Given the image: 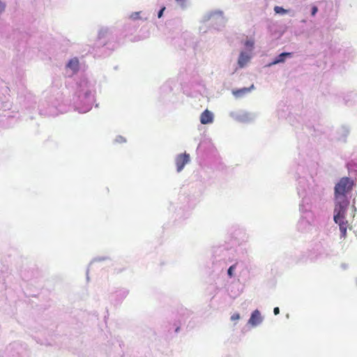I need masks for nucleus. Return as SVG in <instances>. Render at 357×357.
Here are the masks:
<instances>
[{
    "mask_svg": "<svg viewBox=\"0 0 357 357\" xmlns=\"http://www.w3.org/2000/svg\"><path fill=\"white\" fill-rule=\"evenodd\" d=\"M96 82L93 80H89L88 78L83 77L78 84L77 94L81 107L77 108L79 113H86L89 112L94 102Z\"/></svg>",
    "mask_w": 357,
    "mask_h": 357,
    "instance_id": "f257e3e1",
    "label": "nucleus"
},
{
    "mask_svg": "<svg viewBox=\"0 0 357 357\" xmlns=\"http://www.w3.org/2000/svg\"><path fill=\"white\" fill-rule=\"evenodd\" d=\"M353 186L354 181L350 178H342L335 185V198L341 197L342 199H348L347 193L351 191Z\"/></svg>",
    "mask_w": 357,
    "mask_h": 357,
    "instance_id": "f03ea898",
    "label": "nucleus"
},
{
    "mask_svg": "<svg viewBox=\"0 0 357 357\" xmlns=\"http://www.w3.org/2000/svg\"><path fill=\"white\" fill-rule=\"evenodd\" d=\"M203 22H208L209 25L212 26L214 29L220 30L225 26L226 20L223 16L222 11L215 10L204 15Z\"/></svg>",
    "mask_w": 357,
    "mask_h": 357,
    "instance_id": "7ed1b4c3",
    "label": "nucleus"
},
{
    "mask_svg": "<svg viewBox=\"0 0 357 357\" xmlns=\"http://www.w3.org/2000/svg\"><path fill=\"white\" fill-rule=\"evenodd\" d=\"M349 203V199L335 198L333 220L335 223H338L340 220H345V215Z\"/></svg>",
    "mask_w": 357,
    "mask_h": 357,
    "instance_id": "20e7f679",
    "label": "nucleus"
},
{
    "mask_svg": "<svg viewBox=\"0 0 357 357\" xmlns=\"http://www.w3.org/2000/svg\"><path fill=\"white\" fill-rule=\"evenodd\" d=\"M229 116L234 120L238 122L248 123L253 122L257 119L258 115L255 112L237 111L231 112L229 113Z\"/></svg>",
    "mask_w": 357,
    "mask_h": 357,
    "instance_id": "39448f33",
    "label": "nucleus"
},
{
    "mask_svg": "<svg viewBox=\"0 0 357 357\" xmlns=\"http://www.w3.org/2000/svg\"><path fill=\"white\" fill-rule=\"evenodd\" d=\"M190 158L188 153H184L177 155L175 158L177 172H181L183 169L185 165L190 162Z\"/></svg>",
    "mask_w": 357,
    "mask_h": 357,
    "instance_id": "423d86ee",
    "label": "nucleus"
},
{
    "mask_svg": "<svg viewBox=\"0 0 357 357\" xmlns=\"http://www.w3.org/2000/svg\"><path fill=\"white\" fill-rule=\"evenodd\" d=\"M293 56V52H284L280 53L279 55L275 56L271 62L268 63L266 66V67H271L274 65H277L279 63H283L285 62L286 59L287 58H290Z\"/></svg>",
    "mask_w": 357,
    "mask_h": 357,
    "instance_id": "0eeeda50",
    "label": "nucleus"
},
{
    "mask_svg": "<svg viewBox=\"0 0 357 357\" xmlns=\"http://www.w3.org/2000/svg\"><path fill=\"white\" fill-rule=\"evenodd\" d=\"M263 321V317L261 315V312L258 310H254L250 315L248 320V324L253 327L259 326Z\"/></svg>",
    "mask_w": 357,
    "mask_h": 357,
    "instance_id": "6e6552de",
    "label": "nucleus"
},
{
    "mask_svg": "<svg viewBox=\"0 0 357 357\" xmlns=\"http://www.w3.org/2000/svg\"><path fill=\"white\" fill-rule=\"evenodd\" d=\"M213 121V114L211 112L206 109L203 112L200 116V122L202 124H208L212 123Z\"/></svg>",
    "mask_w": 357,
    "mask_h": 357,
    "instance_id": "1a4fd4ad",
    "label": "nucleus"
},
{
    "mask_svg": "<svg viewBox=\"0 0 357 357\" xmlns=\"http://www.w3.org/2000/svg\"><path fill=\"white\" fill-rule=\"evenodd\" d=\"M254 89L255 86L254 84H252L250 87H243L240 89L233 91L232 93L236 98H242L245 94L250 93Z\"/></svg>",
    "mask_w": 357,
    "mask_h": 357,
    "instance_id": "9d476101",
    "label": "nucleus"
},
{
    "mask_svg": "<svg viewBox=\"0 0 357 357\" xmlns=\"http://www.w3.org/2000/svg\"><path fill=\"white\" fill-rule=\"evenodd\" d=\"M250 56L248 54H246L243 52H241L239 55L238 59V64L239 67L240 68L245 67V65L250 61Z\"/></svg>",
    "mask_w": 357,
    "mask_h": 357,
    "instance_id": "9b49d317",
    "label": "nucleus"
},
{
    "mask_svg": "<svg viewBox=\"0 0 357 357\" xmlns=\"http://www.w3.org/2000/svg\"><path fill=\"white\" fill-rule=\"evenodd\" d=\"M66 67L71 69L73 72L79 70V61L77 58L71 59L66 64Z\"/></svg>",
    "mask_w": 357,
    "mask_h": 357,
    "instance_id": "f8f14e48",
    "label": "nucleus"
},
{
    "mask_svg": "<svg viewBox=\"0 0 357 357\" xmlns=\"http://www.w3.org/2000/svg\"><path fill=\"white\" fill-rule=\"evenodd\" d=\"M347 221L345 220H340L338 223H336L339 225L340 231V237L345 238L347 235Z\"/></svg>",
    "mask_w": 357,
    "mask_h": 357,
    "instance_id": "ddd939ff",
    "label": "nucleus"
},
{
    "mask_svg": "<svg viewBox=\"0 0 357 357\" xmlns=\"http://www.w3.org/2000/svg\"><path fill=\"white\" fill-rule=\"evenodd\" d=\"M338 132L341 135L343 141L345 142V139L350 132V129L347 126H342L339 128Z\"/></svg>",
    "mask_w": 357,
    "mask_h": 357,
    "instance_id": "4468645a",
    "label": "nucleus"
},
{
    "mask_svg": "<svg viewBox=\"0 0 357 357\" xmlns=\"http://www.w3.org/2000/svg\"><path fill=\"white\" fill-rule=\"evenodd\" d=\"M129 294V291L126 289H121L116 291V296L119 298V301H122Z\"/></svg>",
    "mask_w": 357,
    "mask_h": 357,
    "instance_id": "2eb2a0df",
    "label": "nucleus"
},
{
    "mask_svg": "<svg viewBox=\"0 0 357 357\" xmlns=\"http://www.w3.org/2000/svg\"><path fill=\"white\" fill-rule=\"evenodd\" d=\"M356 97V94L351 93L350 94H348L347 96L344 97V104L347 106H351L353 105V102L351 99H354Z\"/></svg>",
    "mask_w": 357,
    "mask_h": 357,
    "instance_id": "dca6fc26",
    "label": "nucleus"
},
{
    "mask_svg": "<svg viewBox=\"0 0 357 357\" xmlns=\"http://www.w3.org/2000/svg\"><path fill=\"white\" fill-rule=\"evenodd\" d=\"M274 11L277 14L284 15L288 13V10L281 6H276L274 7Z\"/></svg>",
    "mask_w": 357,
    "mask_h": 357,
    "instance_id": "f3484780",
    "label": "nucleus"
},
{
    "mask_svg": "<svg viewBox=\"0 0 357 357\" xmlns=\"http://www.w3.org/2000/svg\"><path fill=\"white\" fill-rule=\"evenodd\" d=\"M254 44H255L254 40H251V39L246 40L244 43L245 47L249 49L250 50H251L253 48Z\"/></svg>",
    "mask_w": 357,
    "mask_h": 357,
    "instance_id": "a211bd4d",
    "label": "nucleus"
},
{
    "mask_svg": "<svg viewBox=\"0 0 357 357\" xmlns=\"http://www.w3.org/2000/svg\"><path fill=\"white\" fill-rule=\"evenodd\" d=\"M236 267V264L231 265L227 270L228 276L231 278L234 276V271H235Z\"/></svg>",
    "mask_w": 357,
    "mask_h": 357,
    "instance_id": "6ab92c4d",
    "label": "nucleus"
},
{
    "mask_svg": "<svg viewBox=\"0 0 357 357\" xmlns=\"http://www.w3.org/2000/svg\"><path fill=\"white\" fill-rule=\"evenodd\" d=\"M240 318H241V316H240L239 313H234V314H232L231 316L230 319H231V321H236V320L240 319Z\"/></svg>",
    "mask_w": 357,
    "mask_h": 357,
    "instance_id": "aec40b11",
    "label": "nucleus"
},
{
    "mask_svg": "<svg viewBox=\"0 0 357 357\" xmlns=\"http://www.w3.org/2000/svg\"><path fill=\"white\" fill-rule=\"evenodd\" d=\"M114 141L116 143H123V142H126V139L123 137H122V136H117L115 138Z\"/></svg>",
    "mask_w": 357,
    "mask_h": 357,
    "instance_id": "412c9836",
    "label": "nucleus"
},
{
    "mask_svg": "<svg viewBox=\"0 0 357 357\" xmlns=\"http://www.w3.org/2000/svg\"><path fill=\"white\" fill-rule=\"evenodd\" d=\"M108 257H96V258H94L90 263V264H91L92 263L95 262V261H105L106 259H107Z\"/></svg>",
    "mask_w": 357,
    "mask_h": 357,
    "instance_id": "4be33fe9",
    "label": "nucleus"
},
{
    "mask_svg": "<svg viewBox=\"0 0 357 357\" xmlns=\"http://www.w3.org/2000/svg\"><path fill=\"white\" fill-rule=\"evenodd\" d=\"M305 200L303 199L302 202L299 204V210L301 211V212H304V211H306L307 210V208H306L305 207Z\"/></svg>",
    "mask_w": 357,
    "mask_h": 357,
    "instance_id": "5701e85b",
    "label": "nucleus"
},
{
    "mask_svg": "<svg viewBox=\"0 0 357 357\" xmlns=\"http://www.w3.org/2000/svg\"><path fill=\"white\" fill-rule=\"evenodd\" d=\"M165 6H162L158 12V17L160 18L163 15L164 11L165 10Z\"/></svg>",
    "mask_w": 357,
    "mask_h": 357,
    "instance_id": "b1692460",
    "label": "nucleus"
},
{
    "mask_svg": "<svg viewBox=\"0 0 357 357\" xmlns=\"http://www.w3.org/2000/svg\"><path fill=\"white\" fill-rule=\"evenodd\" d=\"M130 18L132 20H137L139 18V12L132 13L130 15Z\"/></svg>",
    "mask_w": 357,
    "mask_h": 357,
    "instance_id": "393cba45",
    "label": "nucleus"
},
{
    "mask_svg": "<svg viewBox=\"0 0 357 357\" xmlns=\"http://www.w3.org/2000/svg\"><path fill=\"white\" fill-rule=\"evenodd\" d=\"M183 8L186 7L185 3L187 0H175Z\"/></svg>",
    "mask_w": 357,
    "mask_h": 357,
    "instance_id": "a878e982",
    "label": "nucleus"
},
{
    "mask_svg": "<svg viewBox=\"0 0 357 357\" xmlns=\"http://www.w3.org/2000/svg\"><path fill=\"white\" fill-rule=\"evenodd\" d=\"M318 12V8L316 6H314L312 7L311 9V15L312 16H314Z\"/></svg>",
    "mask_w": 357,
    "mask_h": 357,
    "instance_id": "bb28decb",
    "label": "nucleus"
},
{
    "mask_svg": "<svg viewBox=\"0 0 357 357\" xmlns=\"http://www.w3.org/2000/svg\"><path fill=\"white\" fill-rule=\"evenodd\" d=\"M304 191H305L304 190H301L300 187H298L297 188V192H298V196L300 197L305 195V192Z\"/></svg>",
    "mask_w": 357,
    "mask_h": 357,
    "instance_id": "cd10ccee",
    "label": "nucleus"
},
{
    "mask_svg": "<svg viewBox=\"0 0 357 357\" xmlns=\"http://www.w3.org/2000/svg\"><path fill=\"white\" fill-rule=\"evenodd\" d=\"M5 8L6 4L0 0V13H3L5 10Z\"/></svg>",
    "mask_w": 357,
    "mask_h": 357,
    "instance_id": "c85d7f7f",
    "label": "nucleus"
},
{
    "mask_svg": "<svg viewBox=\"0 0 357 357\" xmlns=\"http://www.w3.org/2000/svg\"><path fill=\"white\" fill-rule=\"evenodd\" d=\"M273 313L275 315H278L280 313V308L278 307H275L273 309Z\"/></svg>",
    "mask_w": 357,
    "mask_h": 357,
    "instance_id": "c756f323",
    "label": "nucleus"
},
{
    "mask_svg": "<svg viewBox=\"0 0 357 357\" xmlns=\"http://www.w3.org/2000/svg\"><path fill=\"white\" fill-rule=\"evenodd\" d=\"M86 279H87V280H89V268H88V269H87V271H86Z\"/></svg>",
    "mask_w": 357,
    "mask_h": 357,
    "instance_id": "7c9ffc66",
    "label": "nucleus"
},
{
    "mask_svg": "<svg viewBox=\"0 0 357 357\" xmlns=\"http://www.w3.org/2000/svg\"><path fill=\"white\" fill-rule=\"evenodd\" d=\"M199 31H202L203 33H206V31L205 29H204V30H203L202 27H200V28H199Z\"/></svg>",
    "mask_w": 357,
    "mask_h": 357,
    "instance_id": "2f4dec72",
    "label": "nucleus"
},
{
    "mask_svg": "<svg viewBox=\"0 0 357 357\" xmlns=\"http://www.w3.org/2000/svg\"><path fill=\"white\" fill-rule=\"evenodd\" d=\"M352 208H353V210H354V211H356V207H355V206H354V205H353V206H352Z\"/></svg>",
    "mask_w": 357,
    "mask_h": 357,
    "instance_id": "473e14b6",
    "label": "nucleus"
}]
</instances>
